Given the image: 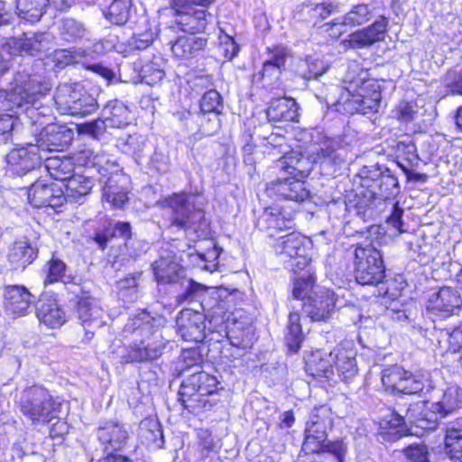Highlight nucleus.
I'll list each match as a JSON object with an SVG mask.
<instances>
[{
    "label": "nucleus",
    "instance_id": "nucleus-36",
    "mask_svg": "<svg viewBox=\"0 0 462 462\" xmlns=\"http://www.w3.org/2000/svg\"><path fill=\"white\" fill-rule=\"evenodd\" d=\"M134 13L132 0H112L102 10L104 18L112 25L124 26L132 18Z\"/></svg>",
    "mask_w": 462,
    "mask_h": 462
},
{
    "label": "nucleus",
    "instance_id": "nucleus-50",
    "mask_svg": "<svg viewBox=\"0 0 462 462\" xmlns=\"http://www.w3.org/2000/svg\"><path fill=\"white\" fill-rule=\"evenodd\" d=\"M396 154V162L400 167L401 162L404 164H419V156L415 143L407 137L405 140L398 141L393 147Z\"/></svg>",
    "mask_w": 462,
    "mask_h": 462
},
{
    "label": "nucleus",
    "instance_id": "nucleus-2",
    "mask_svg": "<svg viewBox=\"0 0 462 462\" xmlns=\"http://www.w3.org/2000/svg\"><path fill=\"white\" fill-rule=\"evenodd\" d=\"M165 322L163 316L152 315L146 310L131 316L124 327V334L134 338L121 356V362H152L162 356L167 345L161 330Z\"/></svg>",
    "mask_w": 462,
    "mask_h": 462
},
{
    "label": "nucleus",
    "instance_id": "nucleus-44",
    "mask_svg": "<svg viewBox=\"0 0 462 462\" xmlns=\"http://www.w3.org/2000/svg\"><path fill=\"white\" fill-rule=\"evenodd\" d=\"M142 273L128 274L117 282L118 297L125 302H134L139 298V280Z\"/></svg>",
    "mask_w": 462,
    "mask_h": 462
},
{
    "label": "nucleus",
    "instance_id": "nucleus-58",
    "mask_svg": "<svg viewBox=\"0 0 462 462\" xmlns=\"http://www.w3.org/2000/svg\"><path fill=\"white\" fill-rule=\"evenodd\" d=\"M291 57V51L283 45H275L267 48L265 62L273 64L277 69L285 68L287 59Z\"/></svg>",
    "mask_w": 462,
    "mask_h": 462
},
{
    "label": "nucleus",
    "instance_id": "nucleus-48",
    "mask_svg": "<svg viewBox=\"0 0 462 462\" xmlns=\"http://www.w3.org/2000/svg\"><path fill=\"white\" fill-rule=\"evenodd\" d=\"M402 385L399 393L404 394H419L425 396L433 389L430 382L424 380L421 375L413 374L407 371V374L403 377Z\"/></svg>",
    "mask_w": 462,
    "mask_h": 462
},
{
    "label": "nucleus",
    "instance_id": "nucleus-60",
    "mask_svg": "<svg viewBox=\"0 0 462 462\" xmlns=\"http://www.w3.org/2000/svg\"><path fill=\"white\" fill-rule=\"evenodd\" d=\"M442 85L448 92L462 95V70L449 69L442 78Z\"/></svg>",
    "mask_w": 462,
    "mask_h": 462
},
{
    "label": "nucleus",
    "instance_id": "nucleus-61",
    "mask_svg": "<svg viewBox=\"0 0 462 462\" xmlns=\"http://www.w3.org/2000/svg\"><path fill=\"white\" fill-rule=\"evenodd\" d=\"M154 41L153 32L149 30L141 33H134L127 40L126 47L130 51H143L150 47Z\"/></svg>",
    "mask_w": 462,
    "mask_h": 462
},
{
    "label": "nucleus",
    "instance_id": "nucleus-41",
    "mask_svg": "<svg viewBox=\"0 0 462 462\" xmlns=\"http://www.w3.org/2000/svg\"><path fill=\"white\" fill-rule=\"evenodd\" d=\"M304 334L300 324V316L298 312H291L285 328L284 342L291 353H297L301 347Z\"/></svg>",
    "mask_w": 462,
    "mask_h": 462
},
{
    "label": "nucleus",
    "instance_id": "nucleus-42",
    "mask_svg": "<svg viewBox=\"0 0 462 462\" xmlns=\"http://www.w3.org/2000/svg\"><path fill=\"white\" fill-rule=\"evenodd\" d=\"M75 163L71 158H47L44 162L45 170L56 180L66 183L75 173Z\"/></svg>",
    "mask_w": 462,
    "mask_h": 462
},
{
    "label": "nucleus",
    "instance_id": "nucleus-24",
    "mask_svg": "<svg viewBox=\"0 0 462 462\" xmlns=\"http://www.w3.org/2000/svg\"><path fill=\"white\" fill-rule=\"evenodd\" d=\"M97 437L106 455L118 454L129 439L125 426L118 421H106L97 430Z\"/></svg>",
    "mask_w": 462,
    "mask_h": 462
},
{
    "label": "nucleus",
    "instance_id": "nucleus-23",
    "mask_svg": "<svg viewBox=\"0 0 462 462\" xmlns=\"http://www.w3.org/2000/svg\"><path fill=\"white\" fill-rule=\"evenodd\" d=\"M259 229L265 231L270 238H277L280 233L294 229V214L280 208H268L257 221Z\"/></svg>",
    "mask_w": 462,
    "mask_h": 462
},
{
    "label": "nucleus",
    "instance_id": "nucleus-64",
    "mask_svg": "<svg viewBox=\"0 0 462 462\" xmlns=\"http://www.w3.org/2000/svg\"><path fill=\"white\" fill-rule=\"evenodd\" d=\"M444 331L448 337V351L452 353L462 351V322L454 328H445Z\"/></svg>",
    "mask_w": 462,
    "mask_h": 462
},
{
    "label": "nucleus",
    "instance_id": "nucleus-14",
    "mask_svg": "<svg viewBox=\"0 0 462 462\" xmlns=\"http://www.w3.org/2000/svg\"><path fill=\"white\" fill-rule=\"evenodd\" d=\"M91 287L88 286L87 292L79 293V295H70L69 300L77 303V315L85 330L83 341L89 342L96 330L105 325L103 320L104 311L98 307L91 297Z\"/></svg>",
    "mask_w": 462,
    "mask_h": 462
},
{
    "label": "nucleus",
    "instance_id": "nucleus-57",
    "mask_svg": "<svg viewBox=\"0 0 462 462\" xmlns=\"http://www.w3.org/2000/svg\"><path fill=\"white\" fill-rule=\"evenodd\" d=\"M165 76L162 65L156 61H151L143 65L140 70L142 82L152 86L160 82Z\"/></svg>",
    "mask_w": 462,
    "mask_h": 462
},
{
    "label": "nucleus",
    "instance_id": "nucleus-15",
    "mask_svg": "<svg viewBox=\"0 0 462 462\" xmlns=\"http://www.w3.org/2000/svg\"><path fill=\"white\" fill-rule=\"evenodd\" d=\"M67 264L52 254L45 263L43 272L46 273L43 283L45 285L61 282L69 295H79L87 292L88 286L92 285L89 280L78 274L66 273Z\"/></svg>",
    "mask_w": 462,
    "mask_h": 462
},
{
    "label": "nucleus",
    "instance_id": "nucleus-27",
    "mask_svg": "<svg viewBox=\"0 0 462 462\" xmlns=\"http://www.w3.org/2000/svg\"><path fill=\"white\" fill-rule=\"evenodd\" d=\"M134 235L130 222L108 219L104 222L101 228L95 230L92 238L99 249L105 250L112 238H120L125 242Z\"/></svg>",
    "mask_w": 462,
    "mask_h": 462
},
{
    "label": "nucleus",
    "instance_id": "nucleus-4",
    "mask_svg": "<svg viewBox=\"0 0 462 462\" xmlns=\"http://www.w3.org/2000/svg\"><path fill=\"white\" fill-rule=\"evenodd\" d=\"M307 159L300 152L291 151L277 160L273 166L276 178L266 184L270 196H277L287 200L303 202L310 198L304 179L310 170L306 167Z\"/></svg>",
    "mask_w": 462,
    "mask_h": 462
},
{
    "label": "nucleus",
    "instance_id": "nucleus-39",
    "mask_svg": "<svg viewBox=\"0 0 462 462\" xmlns=\"http://www.w3.org/2000/svg\"><path fill=\"white\" fill-rule=\"evenodd\" d=\"M59 33L61 39L69 43H78L88 40L89 31L85 24L74 18H63L59 23Z\"/></svg>",
    "mask_w": 462,
    "mask_h": 462
},
{
    "label": "nucleus",
    "instance_id": "nucleus-29",
    "mask_svg": "<svg viewBox=\"0 0 462 462\" xmlns=\"http://www.w3.org/2000/svg\"><path fill=\"white\" fill-rule=\"evenodd\" d=\"M335 357L332 352L326 353L318 349L312 351L305 359L306 373L317 379H330L334 374Z\"/></svg>",
    "mask_w": 462,
    "mask_h": 462
},
{
    "label": "nucleus",
    "instance_id": "nucleus-32",
    "mask_svg": "<svg viewBox=\"0 0 462 462\" xmlns=\"http://www.w3.org/2000/svg\"><path fill=\"white\" fill-rule=\"evenodd\" d=\"M154 277L159 284H170L173 288L186 276L185 269L168 258H160L152 264Z\"/></svg>",
    "mask_w": 462,
    "mask_h": 462
},
{
    "label": "nucleus",
    "instance_id": "nucleus-53",
    "mask_svg": "<svg viewBox=\"0 0 462 462\" xmlns=\"http://www.w3.org/2000/svg\"><path fill=\"white\" fill-rule=\"evenodd\" d=\"M316 450H307L309 453H329L333 455L337 462H344L347 453V444L343 439L328 440L326 439L322 443H319Z\"/></svg>",
    "mask_w": 462,
    "mask_h": 462
},
{
    "label": "nucleus",
    "instance_id": "nucleus-22",
    "mask_svg": "<svg viewBox=\"0 0 462 462\" xmlns=\"http://www.w3.org/2000/svg\"><path fill=\"white\" fill-rule=\"evenodd\" d=\"M374 8L367 4H358L344 15L333 19L324 24L326 31H330L331 35L337 37L346 32V28L361 26L368 23L373 17Z\"/></svg>",
    "mask_w": 462,
    "mask_h": 462
},
{
    "label": "nucleus",
    "instance_id": "nucleus-28",
    "mask_svg": "<svg viewBox=\"0 0 462 462\" xmlns=\"http://www.w3.org/2000/svg\"><path fill=\"white\" fill-rule=\"evenodd\" d=\"M432 395L430 404L432 409L439 412L444 418L453 414L461 405L460 393L457 386H450L445 390L430 389Z\"/></svg>",
    "mask_w": 462,
    "mask_h": 462
},
{
    "label": "nucleus",
    "instance_id": "nucleus-12",
    "mask_svg": "<svg viewBox=\"0 0 462 462\" xmlns=\"http://www.w3.org/2000/svg\"><path fill=\"white\" fill-rule=\"evenodd\" d=\"M207 314L191 309L181 310L176 319L179 335L185 341L202 342L208 337L207 330L213 333L224 327L226 320L217 323Z\"/></svg>",
    "mask_w": 462,
    "mask_h": 462
},
{
    "label": "nucleus",
    "instance_id": "nucleus-43",
    "mask_svg": "<svg viewBox=\"0 0 462 462\" xmlns=\"http://www.w3.org/2000/svg\"><path fill=\"white\" fill-rule=\"evenodd\" d=\"M336 367L341 380L347 382L357 374L355 353L350 351L337 352L334 355Z\"/></svg>",
    "mask_w": 462,
    "mask_h": 462
},
{
    "label": "nucleus",
    "instance_id": "nucleus-35",
    "mask_svg": "<svg viewBox=\"0 0 462 462\" xmlns=\"http://www.w3.org/2000/svg\"><path fill=\"white\" fill-rule=\"evenodd\" d=\"M35 310L39 321L51 328L60 326L65 321L63 310L52 298H40L35 305Z\"/></svg>",
    "mask_w": 462,
    "mask_h": 462
},
{
    "label": "nucleus",
    "instance_id": "nucleus-54",
    "mask_svg": "<svg viewBox=\"0 0 462 462\" xmlns=\"http://www.w3.org/2000/svg\"><path fill=\"white\" fill-rule=\"evenodd\" d=\"M103 197L106 200L111 203L115 208H123L128 201L127 192L114 184L112 179H108L103 188Z\"/></svg>",
    "mask_w": 462,
    "mask_h": 462
},
{
    "label": "nucleus",
    "instance_id": "nucleus-21",
    "mask_svg": "<svg viewBox=\"0 0 462 462\" xmlns=\"http://www.w3.org/2000/svg\"><path fill=\"white\" fill-rule=\"evenodd\" d=\"M29 203L34 208H60L66 201L63 188L43 180L34 181L28 189Z\"/></svg>",
    "mask_w": 462,
    "mask_h": 462
},
{
    "label": "nucleus",
    "instance_id": "nucleus-59",
    "mask_svg": "<svg viewBox=\"0 0 462 462\" xmlns=\"http://www.w3.org/2000/svg\"><path fill=\"white\" fill-rule=\"evenodd\" d=\"M444 448L452 462H462V437L445 434Z\"/></svg>",
    "mask_w": 462,
    "mask_h": 462
},
{
    "label": "nucleus",
    "instance_id": "nucleus-26",
    "mask_svg": "<svg viewBox=\"0 0 462 462\" xmlns=\"http://www.w3.org/2000/svg\"><path fill=\"white\" fill-rule=\"evenodd\" d=\"M4 299L6 312L14 316H24L36 297L23 285H7L5 287Z\"/></svg>",
    "mask_w": 462,
    "mask_h": 462
},
{
    "label": "nucleus",
    "instance_id": "nucleus-62",
    "mask_svg": "<svg viewBox=\"0 0 462 462\" xmlns=\"http://www.w3.org/2000/svg\"><path fill=\"white\" fill-rule=\"evenodd\" d=\"M404 454L410 462H430L428 447L424 444H412L407 447Z\"/></svg>",
    "mask_w": 462,
    "mask_h": 462
},
{
    "label": "nucleus",
    "instance_id": "nucleus-8",
    "mask_svg": "<svg viewBox=\"0 0 462 462\" xmlns=\"http://www.w3.org/2000/svg\"><path fill=\"white\" fill-rule=\"evenodd\" d=\"M15 403L22 415L33 426L49 424L58 417L61 401L42 384H32L20 391Z\"/></svg>",
    "mask_w": 462,
    "mask_h": 462
},
{
    "label": "nucleus",
    "instance_id": "nucleus-56",
    "mask_svg": "<svg viewBox=\"0 0 462 462\" xmlns=\"http://www.w3.org/2000/svg\"><path fill=\"white\" fill-rule=\"evenodd\" d=\"M199 106L203 114L214 113L219 116L223 108L222 97L216 89H210L200 98Z\"/></svg>",
    "mask_w": 462,
    "mask_h": 462
},
{
    "label": "nucleus",
    "instance_id": "nucleus-38",
    "mask_svg": "<svg viewBox=\"0 0 462 462\" xmlns=\"http://www.w3.org/2000/svg\"><path fill=\"white\" fill-rule=\"evenodd\" d=\"M93 185L94 183L91 178L85 177L81 174H74L63 184L66 201L69 199L70 201L79 202L90 193Z\"/></svg>",
    "mask_w": 462,
    "mask_h": 462
},
{
    "label": "nucleus",
    "instance_id": "nucleus-49",
    "mask_svg": "<svg viewBox=\"0 0 462 462\" xmlns=\"http://www.w3.org/2000/svg\"><path fill=\"white\" fill-rule=\"evenodd\" d=\"M346 151L340 146L339 139H328L320 146L318 157L324 162L338 164L344 162Z\"/></svg>",
    "mask_w": 462,
    "mask_h": 462
},
{
    "label": "nucleus",
    "instance_id": "nucleus-63",
    "mask_svg": "<svg viewBox=\"0 0 462 462\" xmlns=\"http://www.w3.org/2000/svg\"><path fill=\"white\" fill-rule=\"evenodd\" d=\"M82 66L87 70L94 72L97 75L105 79L108 84H111L116 80V72L112 69H110L107 66H105L101 62H95V63L84 62V63H82Z\"/></svg>",
    "mask_w": 462,
    "mask_h": 462
},
{
    "label": "nucleus",
    "instance_id": "nucleus-20",
    "mask_svg": "<svg viewBox=\"0 0 462 462\" xmlns=\"http://www.w3.org/2000/svg\"><path fill=\"white\" fill-rule=\"evenodd\" d=\"M43 158L40 153L39 144L13 149L6 155L8 171L14 175L23 176L39 168Z\"/></svg>",
    "mask_w": 462,
    "mask_h": 462
},
{
    "label": "nucleus",
    "instance_id": "nucleus-19",
    "mask_svg": "<svg viewBox=\"0 0 462 462\" xmlns=\"http://www.w3.org/2000/svg\"><path fill=\"white\" fill-rule=\"evenodd\" d=\"M427 309L443 319L458 316L462 310V296L457 289L443 286L430 296Z\"/></svg>",
    "mask_w": 462,
    "mask_h": 462
},
{
    "label": "nucleus",
    "instance_id": "nucleus-7",
    "mask_svg": "<svg viewBox=\"0 0 462 462\" xmlns=\"http://www.w3.org/2000/svg\"><path fill=\"white\" fill-rule=\"evenodd\" d=\"M218 384L216 376L204 371H195L182 381L178 400L191 413L209 411L220 401Z\"/></svg>",
    "mask_w": 462,
    "mask_h": 462
},
{
    "label": "nucleus",
    "instance_id": "nucleus-30",
    "mask_svg": "<svg viewBox=\"0 0 462 462\" xmlns=\"http://www.w3.org/2000/svg\"><path fill=\"white\" fill-rule=\"evenodd\" d=\"M148 249L149 244L145 240L138 238L134 234L117 248H112L110 257L113 258V266L117 268V263L121 266L130 261H134L145 254Z\"/></svg>",
    "mask_w": 462,
    "mask_h": 462
},
{
    "label": "nucleus",
    "instance_id": "nucleus-17",
    "mask_svg": "<svg viewBox=\"0 0 462 462\" xmlns=\"http://www.w3.org/2000/svg\"><path fill=\"white\" fill-rule=\"evenodd\" d=\"M337 295L325 288H316L302 304V312L312 321H327L337 309Z\"/></svg>",
    "mask_w": 462,
    "mask_h": 462
},
{
    "label": "nucleus",
    "instance_id": "nucleus-16",
    "mask_svg": "<svg viewBox=\"0 0 462 462\" xmlns=\"http://www.w3.org/2000/svg\"><path fill=\"white\" fill-rule=\"evenodd\" d=\"M333 426V419L330 410L327 406L314 408L309 415L305 429V440L302 448L316 450L328 438V430Z\"/></svg>",
    "mask_w": 462,
    "mask_h": 462
},
{
    "label": "nucleus",
    "instance_id": "nucleus-11",
    "mask_svg": "<svg viewBox=\"0 0 462 462\" xmlns=\"http://www.w3.org/2000/svg\"><path fill=\"white\" fill-rule=\"evenodd\" d=\"M310 241L300 233L291 232L275 238L272 246L286 268L297 273L310 265Z\"/></svg>",
    "mask_w": 462,
    "mask_h": 462
},
{
    "label": "nucleus",
    "instance_id": "nucleus-40",
    "mask_svg": "<svg viewBox=\"0 0 462 462\" xmlns=\"http://www.w3.org/2000/svg\"><path fill=\"white\" fill-rule=\"evenodd\" d=\"M49 0H14L13 3L20 18L30 22H38L45 12Z\"/></svg>",
    "mask_w": 462,
    "mask_h": 462
},
{
    "label": "nucleus",
    "instance_id": "nucleus-18",
    "mask_svg": "<svg viewBox=\"0 0 462 462\" xmlns=\"http://www.w3.org/2000/svg\"><path fill=\"white\" fill-rule=\"evenodd\" d=\"M175 23L184 32L189 35H181L171 44V51L175 57L184 60H190L198 56L200 51H204L208 45V37L205 35V31L209 21L212 19V15L209 13L208 16V23L201 30L186 31L183 30L182 26L177 22V13L174 12Z\"/></svg>",
    "mask_w": 462,
    "mask_h": 462
},
{
    "label": "nucleus",
    "instance_id": "nucleus-5",
    "mask_svg": "<svg viewBox=\"0 0 462 462\" xmlns=\"http://www.w3.org/2000/svg\"><path fill=\"white\" fill-rule=\"evenodd\" d=\"M175 300L179 305H189L199 302L202 311L215 322H222L228 319V293L223 288H208L185 276L173 288Z\"/></svg>",
    "mask_w": 462,
    "mask_h": 462
},
{
    "label": "nucleus",
    "instance_id": "nucleus-25",
    "mask_svg": "<svg viewBox=\"0 0 462 462\" xmlns=\"http://www.w3.org/2000/svg\"><path fill=\"white\" fill-rule=\"evenodd\" d=\"M388 25V19L381 15L372 24L350 33L346 42L351 48H368L375 42L384 41Z\"/></svg>",
    "mask_w": 462,
    "mask_h": 462
},
{
    "label": "nucleus",
    "instance_id": "nucleus-31",
    "mask_svg": "<svg viewBox=\"0 0 462 462\" xmlns=\"http://www.w3.org/2000/svg\"><path fill=\"white\" fill-rule=\"evenodd\" d=\"M52 36L49 32H23L14 41L15 46L22 53L36 56L51 50Z\"/></svg>",
    "mask_w": 462,
    "mask_h": 462
},
{
    "label": "nucleus",
    "instance_id": "nucleus-34",
    "mask_svg": "<svg viewBox=\"0 0 462 462\" xmlns=\"http://www.w3.org/2000/svg\"><path fill=\"white\" fill-rule=\"evenodd\" d=\"M38 256V248L27 239L15 241L9 249L8 261L14 269L24 270Z\"/></svg>",
    "mask_w": 462,
    "mask_h": 462
},
{
    "label": "nucleus",
    "instance_id": "nucleus-13",
    "mask_svg": "<svg viewBox=\"0 0 462 462\" xmlns=\"http://www.w3.org/2000/svg\"><path fill=\"white\" fill-rule=\"evenodd\" d=\"M216 0H171V7L177 13V22L183 30H201L208 23V8Z\"/></svg>",
    "mask_w": 462,
    "mask_h": 462
},
{
    "label": "nucleus",
    "instance_id": "nucleus-37",
    "mask_svg": "<svg viewBox=\"0 0 462 462\" xmlns=\"http://www.w3.org/2000/svg\"><path fill=\"white\" fill-rule=\"evenodd\" d=\"M81 88L82 85L79 82H64L57 87L53 98L60 115L68 114L70 106L81 95Z\"/></svg>",
    "mask_w": 462,
    "mask_h": 462
},
{
    "label": "nucleus",
    "instance_id": "nucleus-9",
    "mask_svg": "<svg viewBox=\"0 0 462 462\" xmlns=\"http://www.w3.org/2000/svg\"><path fill=\"white\" fill-rule=\"evenodd\" d=\"M30 119L29 124L32 127V134L38 136L40 146H46L49 151H62L70 144L74 138L75 131L79 135H87L93 139H98L105 132L106 123L101 120H91L83 124L69 123L65 125L48 124L41 130L35 125L36 122Z\"/></svg>",
    "mask_w": 462,
    "mask_h": 462
},
{
    "label": "nucleus",
    "instance_id": "nucleus-33",
    "mask_svg": "<svg viewBox=\"0 0 462 462\" xmlns=\"http://www.w3.org/2000/svg\"><path fill=\"white\" fill-rule=\"evenodd\" d=\"M372 97L369 98H364L355 93H349L351 98H347L342 104L343 111L339 110L342 114H348L354 116L355 114L365 115L368 113H377L380 106L382 95L381 91L372 89Z\"/></svg>",
    "mask_w": 462,
    "mask_h": 462
},
{
    "label": "nucleus",
    "instance_id": "nucleus-10",
    "mask_svg": "<svg viewBox=\"0 0 462 462\" xmlns=\"http://www.w3.org/2000/svg\"><path fill=\"white\" fill-rule=\"evenodd\" d=\"M356 281L362 285H377L385 278L383 253L372 245H357L354 249Z\"/></svg>",
    "mask_w": 462,
    "mask_h": 462
},
{
    "label": "nucleus",
    "instance_id": "nucleus-51",
    "mask_svg": "<svg viewBox=\"0 0 462 462\" xmlns=\"http://www.w3.org/2000/svg\"><path fill=\"white\" fill-rule=\"evenodd\" d=\"M406 374L407 370L395 365L383 370L381 380L384 387L399 393Z\"/></svg>",
    "mask_w": 462,
    "mask_h": 462
},
{
    "label": "nucleus",
    "instance_id": "nucleus-47",
    "mask_svg": "<svg viewBox=\"0 0 462 462\" xmlns=\"http://www.w3.org/2000/svg\"><path fill=\"white\" fill-rule=\"evenodd\" d=\"M308 269L295 278L292 287V296L296 300H302L306 301L307 297L316 291V277L314 273L311 271L310 265Z\"/></svg>",
    "mask_w": 462,
    "mask_h": 462
},
{
    "label": "nucleus",
    "instance_id": "nucleus-6",
    "mask_svg": "<svg viewBox=\"0 0 462 462\" xmlns=\"http://www.w3.org/2000/svg\"><path fill=\"white\" fill-rule=\"evenodd\" d=\"M162 207L167 214L170 226L193 232L199 239L206 238L209 233V222L204 210L198 207L195 196L191 193H173L164 199Z\"/></svg>",
    "mask_w": 462,
    "mask_h": 462
},
{
    "label": "nucleus",
    "instance_id": "nucleus-45",
    "mask_svg": "<svg viewBox=\"0 0 462 462\" xmlns=\"http://www.w3.org/2000/svg\"><path fill=\"white\" fill-rule=\"evenodd\" d=\"M329 66L324 60L312 56H307L306 59L299 65L297 73L305 80L319 79L325 74Z\"/></svg>",
    "mask_w": 462,
    "mask_h": 462
},
{
    "label": "nucleus",
    "instance_id": "nucleus-3",
    "mask_svg": "<svg viewBox=\"0 0 462 462\" xmlns=\"http://www.w3.org/2000/svg\"><path fill=\"white\" fill-rule=\"evenodd\" d=\"M11 68V53L5 47L0 51V91L5 94L6 99L13 107L23 108V112L34 116L33 105L38 97L50 91L49 83L42 82L39 76L31 75L25 70L17 71L11 79L6 76ZM35 116H45L37 112Z\"/></svg>",
    "mask_w": 462,
    "mask_h": 462
},
{
    "label": "nucleus",
    "instance_id": "nucleus-46",
    "mask_svg": "<svg viewBox=\"0 0 462 462\" xmlns=\"http://www.w3.org/2000/svg\"><path fill=\"white\" fill-rule=\"evenodd\" d=\"M342 88L348 93H355L364 98H369L372 97V89L381 91L380 85L377 82L363 80L361 79L352 77L350 73L344 79Z\"/></svg>",
    "mask_w": 462,
    "mask_h": 462
},
{
    "label": "nucleus",
    "instance_id": "nucleus-55",
    "mask_svg": "<svg viewBox=\"0 0 462 462\" xmlns=\"http://www.w3.org/2000/svg\"><path fill=\"white\" fill-rule=\"evenodd\" d=\"M97 99L88 94H84L79 96L66 116H88L97 113Z\"/></svg>",
    "mask_w": 462,
    "mask_h": 462
},
{
    "label": "nucleus",
    "instance_id": "nucleus-1",
    "mask_svg": "<svg viewBox=\"0 0 462 462\" xmlns=\"http://www.w3.org/2000/svg\"><path fill=\"white\" fill-rule=\"evenodd\" d=\"M360 188L356 191L349 205L364 221L374 220L401 192L396 172L384 164L364 166L359 172Z\"/></svg>",
    "mask_w": 462,
    "mask_h": 462
},
{
    "label": "nucleus",
    "instance_id": "nucleus-52",
    "mask_svg": "<svg viewBox=\"0 0 462 462\" xmlns=\"http://www.w3.org/2000/svg\"><path fill=\"white\" fill-rule=\"evenodd\" d=\"M300 106L295 99L291 97H281L276 99L268 107L267 116H300Z\"/></svg>",
    "mask_w": 462,
    "mask_h": 462
}]
</instances>
